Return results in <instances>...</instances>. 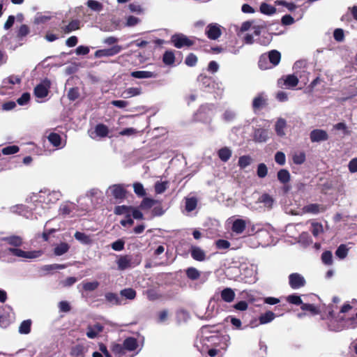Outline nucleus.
<instances>
[{
  "mask_svg": "<svg viewBox=\"0 0 357 357\" xmlns=\"http://www.w3.org/2000/svg\"><path fill=\"white\" fill-rule=\"evenodd\" d=\"M139 344L134 337H127L122 344H116L112 346V351L115 357H132L128 352L137 349Z\"/></svg>",
  "mask_w": 357,
  "mask_h": 357,
  "instance_id": "nucleus-1",
  "label": "nucleus"
},
{
  "mask_svg": "<svg viewBox=\"0 0 357 357\" xmlns=\"http://www.w3.org/2000/svg\"><path fill=\"white\" fill-rule=\"evenodd\" d=\"M61 197V194L59 192L56 191H52V192H47V191H41L38 195V199L37 198L38 196L34 195L33 197V202H38L39 204H42L41 207L45 208L43 204L47 206L50 204L55 203L57 200L59 199Z\"/></svg>",
  "mask_w": 357,
  "mask_h": 357,
  "instance_id": "nucleus-2",
  "label": "nucleus"
},
{
  "mask_svg": "<svg viewBox=\"0 0 357 357\" xmlns=\"http://www.w3.org/2000/svg\"><path fill=\"white\" fill-rule=\"evenodd\" d=\"M251 27L254 29V33L255 36H259L261 31L265 29L266 27V24L265 22L261 21H246L244 22L240 29L241 32L246 31L249 30Z\"/></svg>",
  "mask_w": 357,
  "mask_h": 357,
  "instance_id": "nucleus-3",
  "label": "nucleus"
},
{
  "mask_svg": "<svg viewBox=\"0 0 357 357\" xmlns=\"http://www.w3.org/2000/svg\"><path fill=\"white\" fill-rule=\"evenodd\" d=\"M8 252L15 257L24 259H35L42 255L43 252L40 250L34 251H24L17 248H10L8 249Z\"/></svg>",
  "mask_w": 357,
  "mask_h": 357,
  "instance_id": "nucleus-4",
  "label": "nucleus"
},
{
  "mask_svg": "<svg viewBox=\"0 0 357 357\" xmlns=\"http://www.w3.org/2000/svg\"><path fill=\"white\" fill-rule=\"evenodd\" d=\"M222 26L218 23H210L205 29V34L210 40H217L222 35Z\"/></svg>",
  "mask_w": 357,
  "mask_h": 357,
  "instance_id": "nucleus-5",
  "label": "nucleus"
},
{
  "mask_svg": "<svg viewBox=\"0 0 357 357\" xmlns=\"http://www.w3.org/2000/svg\"><path fill=\"white\" fill-rule=\"evenodd\" d=\"M289 284L293 289H298L305 286L306 280L300 273H293L289 277Z\"/></svg>",
  "mask_w": 357,
  "mask_h": 357,
  "instance_id": "nucleus-6",
  "label": "nucleus"
},
{
  "mask_svg": "<svg viewBox=\"0 0 357 357\" xmlns=\"http://www.w3.org/2000/svg\"><path fill=\"white\" fill-rule=\"evenodd\" d=\"M171 41L176 48L190 47L194 44L192 40L181 33L172 36Z\"/></svg>",
  "mask_w": 357,
  "mask_h": 357,
  "instance_id": "nucleus-7",
  "label": "nucleus"
},
{
  "mask_svg": "<svg viewBox=\"0 0 357 357\" xmlns=\"http://www.w3.org/2000/svg\"><path fill=\"white\" fill-rule=\"evenodd\" d=\"M126 190L123 185L114 184L110 185L106 193L114 197L116 199H123L126 197Z\"/></svg>",
  "mask_w": 357,
  "mask_h": 357,
  "instance_id": "nucleus-8",
  "label": "nucleus"
},
{
  "mask_svg": "<svg viewBox=\"0 0 357 357\" xmlns=\"http://www.w3.org/2000/svg\"><path fill=\"white\" fill-rule=\"evenodd\" d=\"M299 82L298 78L295 75H287L283 76L278 80V84L284 86L287 89H292L296 87Z\"/></svg>",
  "mask_w": 357,
  "mask_h": 357,
  "instance_id": "nucleus-9",
  "label": "nucleus"
},
{
  "mask_svg": "<svg viewBox=\"0 0 357 357\" xmlns=\"http://www.w3.org/2000/svg\"><path fill=\"white\" fill-rule=\"evenodd\" d=\"M310 139L312 142H320L328 139L327 132L321 129H314L310 133Z\"/></svg>",
  "mask_w": 357,
  "mask_h": 357,
  "instance_id": "nucleus-10",
  "label": "nucleus"
},
{
  "mask_svg": "<svg viewBox=\"0 0 357 357\" xmlns=\"http://www.w3.org/2000/svg\"><path fill=\"white\" fill-rule=\"evenodd\" d=\"M122 50V47L119 45H114L111 48L109 49H103V50H97L95 52V56L100 58V57H105V56H112L115 54H119Z\"/></svg>",
  "mask_w": 357,
  "mask_h": 357,
  "instance_id": "nucleus-11",
  "label": "nucleus"
},
{
  "mask_svg": "<svg viewBox=\"0 0 357 357\" xmlns=\"http://www.w3.org/2000/svg\"><path fill=\"white\" fill-rule=\"evenodd\" d=\"M278 181L284 184L283 190L284 192H287L291 187L286 184L290 181V174L288 170L285 169H280L277 174Z\"/></svg>",
  "mask_w": 357,
  "mask_h": 357,
  "instance_id": "nucleus-12",
  "label": "nucleus"
},
{
  "mask_svg": "<svg viewBox=\"0 0 357 357\" xmlns=\"http://www.w3.org/2000/svg\"><path fill=\"white\" fill-rule=\"evenodd\" d=\"M103 326L99 323L93 325H89L86 328V336L90 339L97 337L99 334L102 331Z\"/></svg>",
  "mask_w": 357,
  "mask_h": 357,
  "instance_id": "nucleus-13",
  "label": "nucleus"
},
{
  "mask_svg": "<svg viewBox=\"0 0 357 357\" xmlns=\"http://www.w3.org/2000/svg\"><path fill=\"white\" fill-rule=\"evenodd\" d=\"M118 269L120 271H124L127 268L133 266L132 263V257L130 255L120 256L116 260Z\"/></svg>",
  "mask_w": 357,
  "mask_h": 357,
  "instance_id": "nucleus-14",
  "label": "nucleus"
},
{
  "mask_svg": "<svg viewBox=\"0 0 357 357\" xmlns=\"http://www.w3.org/2000/svg\"><path fill=\"white\" fill-rule=\"evenodd\" d=\"M49 82H44L35 87L34 94L37 98H43L47 96Z\"/></svg>",
  "mask_w": 357,
  "mask_h": 357,
  "instance_id": "nucleus-15",
  "label": "nucleus"
},
{
  "mask_svg": "<svg viewBox=\"0 0 357 357\" xmlns=\"http://www.w3.org/2000/svg\"><path fill=\"white\" fill-rule=\"evenodd\" d=\"M108 128L105 125L100 123L95 127L94 132H91L90 136L93 139H95L96 137H105L108 135Z\"/></svg>",
  "mask_w": 357,
  "mask_h": 357,
  "instance_id": "nucleus-16",
  "label": "nucleus"
},
{
  "mask_svg": "<svg viewBox=\"0 0 357 357\" xmlns=\"http://www.w3.org/2000/svg\"><path fill=\"white\" fill-rule=\"evenodd\" d=\"M234 291L229 287L225 288L220 292V296L223 301L226 303H231L235 298Z\"/></svg>",
  "mask_w": 357,
  "mask_h": 357,
  "instance_id": "nucleus-17",
  "label": "nucleus"
},
{
  "mask_svg": "<svg viewBox=\"0 0 357 357\" xmlns=\"http://www.w3.org/2000/svg\"><path fill=\"white\" fill-rule=\"evenodd\" d=\"M326 210V207L324 205L318 204H310L304 207V211L306 213L317 214L320 212H324Z\"/></svg>",
  "mask_w": 357,
  "mask_h": 357,
  "instance_id": "nucleus-18",
  "label": "nucleus"
},
{
  "mask_svg": "<svg viewBox=\"0 0 357 357\" xmlns=\"http://www.w3.org/2000/svg\"><path fill=\"white\" fill-rule=\"evenodd\" d=\"M130 75L137 79H148L156 77V74L154 73L146 70L133 71Z\"/></svg>",
  "mask_w": 357,
  "mask_h": 357,
  "instance_id": "nucleus-19",
  "label": "nucleus"
},
{
  "mask_svg": "<svg viewBox=\"0 0 357 357\" xmlns=\"http://www.w3.org/2000/svg\"><path fill=\"white\" fill-rule=\"evenodd\" d=\"M141 93H142L141 88L130 87V88H128L124 91H123L121 96L124 98H129L139 96Z\"/></svg>",
  "mask_w": 357,
  "mask_h": 357,
  "instance_id": "nucleus-20",
  "label": "nucleus"
},
{
  "mask_svg": "<svg viewBox=\"0 0 357 357\" xmlns=\"http://www.w3.org/2000/svg\"><path fill=\"white\" fill-rule=\"evenodd\" d=\"M281 60V53L276 50H272L269 51V63L273 65V66H277Z\"/></svg>",
  "mask_w": 357,
  "mask_h": 357,
  "instance_id": "nucleus-21",
  "label": "nucleus"
},
{
  "mask_svg": "<svg viewBox=\"0 0 357 357\" xmlns=\"http://www.w3.org/2000/svg\"><path fill=\"white\" fill-rule=\"evenodd\" d=\"M86 351V347L82 344H77L71 349L70 354L75 357H84Z\"/></svg>",
  "mask_w": 357,
  "mask_h": 357,
  "instance_id": "nucleus-22",
  "label": "nucleus"
},
{
  "mask_svg": "<svg viewBox=\"0 0 357 357\" xmlns=\"http://www.w3.org/2000/svg\"><path fill=\"white\" fill-rule=\"evenodd\" d=\"M245 227L246 224L243 220L237 219L233 222L231 229L234 232L240 234L245 230Z\"/></svg>",
  "mask_w": 357,
  "mask_h": 357,
  "instance_id": "nucleus-23",
  "label": "nucleus"
},
{
  "mask_svg": "<svg viewBox=\"0 0 357 357\" xmlns=\"http://www.w3.org/2000/svg\"><path fill=\"white\" fill-rule=\"evenodd\" d=\"M287 126L286 121L284 119L280 118L275 125V130L278 136H284L285 135L284 129Z\"/></svg>",
  "mask_w": 357,
  "mask_h": 357,
  "instance_id": "nucleus-24",
  "label": "nucleus"
},
{
  "mask_svg": "<svg viewBox=\"0 0 357 357\" xmlns=\"http://www.w3.org/2000/svg\"><path fill=\"white\" fill-rule=\"evenodd\" d=\"M70 248V246L66 243H61L56 245L54 249V253L56 256H61L66 253Z\"/></svg>",
  "mask_w": 357,
  "mask_h": 357,
  "instance_id": "nucleus-25",
  "label": "nucleus"
},
{
  "mask_svg": "<svg viewBox=\"0 0 357 357\" xmlns=\"http://www.w3.org/2000/svg\"><path fill=\"white\" fill-rule=\"evenodd\" d=\"M191 255L192 258L197 261H204L205 259L204 252L198 247H194L191 250Z\"/></svg>",
  "mask_w": 357,
  "mask_h": 357,
  "instance_id": "nucleus-26",
  "label": "nucleus"
},
{
  "mask_svg": "<svg viewBox=\"0 0 357 357\" xmlns=\"http://www.w3.org/2000/svg\"><path fill=\"white\" fill-rule=\"evenodd\" d=\"M8 244L15 247H20L22 245V238L19 236H10L3 238Z\"/></svg>",
  "mask_w": 357,
  "mask_h": 357,
  "instance_id": "nucleus-27",
  "label": "nucleus"
},
{
  "mask_svg": "<svg viewBox=\"0 0 357 357\" xmlns=\"http://www.w3.org/2000/svg\"><path fill=\"white\" fill-rule=\"evenodd\" d=\"M21 79L15 75H10L3 80L4 87L10 88L12 85L20 83Z\"/></svg>",
  "mask_w": 357,
  "mask_h": 357,
  "instance_id": "nucleus-28",
  "label": "nucleus"
},
{
  "mask_svg": "<svg viewBox=\"0 0 357 357\" xmlns=\"http://www.w3.org/2000/svg\"><path fill=\"white\" fill-rule=\"evenodd\" d=\"M80 27V21L78 20H72L68 25L62 27L63 31L65 33H70L73 31L79 29Z\"/></svg>",
  "mask_w": 357,
  "mask_h": 357,
  "instance_id": "nucleus-29",
  "label": "nucleus"
},
{
  "mask_svg": "<svg viewBox=\"0 0 357 357\" xmlns=\"http://www.w3.org/2000/svg\"><path fill=\"white\" fill-rule=\"evenodd\" d=\"M74 236L76 240L83 244L89 245L92 242L91 237L82 232L76 231Z\"/></svg>",
  "mask_w": 357,
  "mask_h": 357,
  "instance_id": "nucleus-30",
  "label": "nucleus"
},
{
  "mask_svg": "<svg viewBox=\"0 0 357 357\" xmlns=\"http://www.w3.org/2000/svg\"><path fill=\"white\" fill-rule=\"evenodd\" d=\"M301 309L303 311L310 312L312 315L319 314L320 313V310L319 307H316L313 304L310 303H303L301 306Z\"/></svg>",
  "mask_w": 357,
  "mask_h": 357,
  "instance_id": "nucleus-31",
  "label": "nucleus"
},
{
  "mask_svg": "<svg viewBox=\"0 0 357 357\" xmlns=\"http://www.w3.org/2000/svg\"><path fill=\"white\" fill-rule=\"evenodd\" d=\"M197 205V198L192 197H186L185 198V210L188 212H191L194 211Z\"/></svg>",
  "mask_w": 357,
  "mask_h": 357,
  "instance_id": "nucleus-32",
  "label": "nucleus"
},
{
  "mask_svg": "<svg viewBox=\"0 0 357 357\" xmlns=\"http://www.w3.org/2000/svg\"><path fill=\"white\" fill-rule=\"evenodd\" d=\"M105 299L107 302L111 303L112 305H121V298L118 296L117 294L112 292H109L105 294Z\"/></svg>",
  "mask_w": 357,
  "mask_h": 357,
  "instance_id": "nucleus-33",
  "label": "nucleus"
},
{
  "mask_svg": "<svg viewBox=\"0 0 357 357\" xmlns=\"http://www.w3.org/2000/svg\"><path fill=\"white\" fill-rule=\"evenodd\" d=\"M169 187L168 181H157L155 183L154 188L156 194L163 193Z\"/></svg>",
  "mask_w": 357,
  "mask_h": 357,
  "instance_id": "nucleus-34",
  "label": "nucleus"
},
{
  "mask_svg": "<svg viewBox=\"0 0 357 357\" xmlns=\"http://www.w3.org/2000/svg\"><path fill=\"white\" fill-rule=\"evenodd\" d=\"M31 321L29 319L23 321L19 327L20 334H29L31 331Z\"/></svg>",
  "mask_w": 357,
  "mask_h": 357,
  "instance_id": "nucleus-35",
  "label": "nucleus"
},
{
  "mask_svg": "<svg viewBox=\"0 0 357 357\" xmlns=\"http://www.w3.org/2000/svg\"><path fill=\"white\" fill-rule=\"evenodd\" d=\"M231 155V151L227 148L224 147L219 150L218 156L223 162H227Z\"/></svg>",
  "mask_w": 357,
  "mask_h": 357,
  "instance_id": "nucleus-36",
  "label": "nucleus"
},
{
  "mask_svg": "<svg viewBox=\"0 0 357 357\" xmlns=\"http://www.w3.org/2000/svg\"><path fill=\"white\" fill-rule=\"evenodd\" d=\"M286 301L289 303L295 305H301V306L303 303L301 296L296 294L289 295L286 298Z\"/></svg>",
  "mask_w": 357,
  "mask_h": 357,
  "instance_id": "nucleus-37",
  "label": "nucleus"
},
{
  "mask_svg": "<svg viewBox=\"0 0 357 357\" xmlns=\"http://www.w3.org/2000/svg\"><path fill=\"white\" fill-rule=\"evenodd\" d=\"M86 6L92 10L96 12H100L103 8V5L96 0H88Z\"/></svg>",
  "mask_w": 357,
  "mask_h": 357,
  "instance_id": "nucleus-38",
  "label": "nucleus"
},
{
  "mask_svg": "<svg viewBox=\"0 0 357 357\" xmlns=\"http://www.w3.org/2000/svg\"><path fill=\"white\" fill-rule=\"evenodd\" d=\"M121 296L129 300H133L136 297V291L132 288H126L120 291Z\"/></svg>",
  "mask_w": 357,
  "mask_h": 357,
  "instance_id": "nucleus-39",
  "label": "nucleus"
},
{
  "mask_svg": "<svg viewBox=\"0 0 357 357\" xmlns=\"http://www.w3.org/2000/svg\"><path fill=\"white\" fill-rule=\"evenodd\" d=\"M130 210L131 206H116L114 208V213L116 215H126V216H128V215H130Z\"/></svg>",
  "mask_w": 357,
  "mask_h": 357,
  "instance_id": "nucleus-40",
  "label": "nucleus"
},
{
  "mask_svg": "<svg viewBox=\"0 0 357 357\" xmlns=\"http://www.w3.org/2000/svg\"><path fill=\"white\" fill-rule=\"evenodd\" d=\"M162 60H163V62L166 65L173 64L175 61V56H174V52L172 51L165 52V54H163Z\"/></svg>",
  "mask_w": 357,
  "mask_h": 357,
  "instance_id": "nucleus-41",
  "label": "nucleus"
},
{
  "mask_svg": "<svg viewBox=\"0 0 357 357\" xmlns=\"http://www.w3.org/2000/svg\"><path fill=\"white\" fill-rule=\"evenodd\" d=\"M49 142L55 147H59L61 144V137L56 133H50L48 136Z\"/></svg>",
  "mask_w": 357,
  "mask_h": 357,
  "instance_id": "nucleus-42",
  "label": "nucleus"
},
{
  "mask_svg": "<svg viewBox=\"0 0 357 357\" xmlns=\"http://www.w3.org/2000/svg\"><path fill=\"white\" fill-rule=\"evenodd\" d=\"M156 203V201L155 199H151V198H144V199L142 201L139 207L142 209H149L151 208Z\"/></svg>",
  "mask_w": 357,
  "mask_h": 357,
  "instance_id": "nucleus-43",
  "label": "nucleus"
},
{
  "mask_svg": "<svg viewBox=\"0 0 357 357\" xmlns=\"http://www.w3.org/2000/svg\"><path fill=\"white\" fill-rule=\"evenodd\" d=\"M133 189L135 193L139 197H144L146 195V190L141 183H133Z\"/></svg>",
  "mask_w": 357,
  "mask_h": 357,
  "instance_id": "nucleus-44",
  "label": "nucleus"
},
{
  "mask_svg": "<svg viewBox=\"0 0 357 357\" xmlns=\"http://www.w3.org/2000/svg\"><path fill=\"white\" fill-rule=\"evenodd\" d=\"M267 138V132L264 129H257L255 132V139L259 142H264Z\"/></svg>",
  "mask_w": 357,
  "mask_h": 357,
  "instance_id": "nucleus-45",
  "label": "nucleus"
},
{
  "mask_svg": "<svg viewBox=\"0 0 357 357\" xmlns=\"http://www.w3.org/2000/svg\"><path fill=\"white\" fill-rule=\"evenodd\" d=\"M348 253V248H347L346 245L341 244L336 250L335 255L340 258V259H344L347 257Z\"/></svg>",
  "mask_w": 357,
  "mask_h": 357,
  "instance_id": "nucleus-46",
  "label": "nucleus"
},
{
  "mask_svg": "<svg viewBox=\"0 0 357 357\" xmlns=\"http://www.w3.org/2000/svg\"><path fill=\"white\" fill-rule=\"evenodd\" d=\"M321 261L326 265H331L333 264V255L331 251H325L321 255Z\"/></svg>",
  "mask_w": 357,
  "mask_h": 357,
  "instance_id": "nucleus-47",
  "label": "nucleus"
},
{
  "mask_svg": "<svg viewBox=\"0 0 357 357\" xmlns=\"http://www.w3.org/2000/svg\"><path fill=\"white\" fill-rule=\"evenodd\" d=\"M252 158L248 155H243L239 158L238 166L243 169L250 165Z\"/></svg>",
  "mask_w": 357,
  "mask_h": 357,
  "instance_id": "nucleus-48",
  "label": "nucleus"
},
{
  "mask_svg": "<svg viewBox=\"0 0 357 357\" xmlns=\"http://www.w3.org/2000/svg\"><path fill=\"white\" fill-rule=\"evenodd\" d=\"M312 234L314 236H319L321 233L323 232V227L321 223L319 222H313L312 223Z\"/></svg>",
  "mask_w": 357,
  "mask_h": 357,
  "instance_id": "nucleus-49",
  "label": "nucleus"
},
{
  "mask_svg": "<svg viewBox=\"0 0 357 357\" xmlns=\"http://www.w3.org/2000/svg\"><path fill=\"white\" fill-rule=\"evenodd\" d=\"M98 286H99V282L97 281L86 282L83 283V289L85 291H94L95 289H96L98 287Z\"/></svg>",
  "mask_w": 357,
  "mask_h": 357,
  "instance_id": "nucleus-50",
  "label": "nucleus"
},
{
  "mask_svg": "<svg viewBox=\"0 0 357 357\" xmlns=\"http://www.w3.org/2000/svg\"><path fill=\"white\" fill-rule=\"evenodd\" d=\"M258 66L261 70H265L268 69V55H266V54H263L261 55L259 60Z\"/></svg>",
  "mask_w": 357,
  "mask_h": 357,
  "instance_id": "nucleus-51",
  "label": "nucleus"
},
{
  "mask_svg": "<svg viewBox=\"0 0 357 357\" xmlns=\"http://www.w3.org/2000/svg\"><path fill=\"white\" fill-rule=\"evenodd\" d=\"M268 323V312L264 313L259 317V323L257 320H253L250 322L251 327L257 326L259 324H265Z\"/></svg>",
  "mask_w": 357,
  "mask_h": 357,
  "instance_id": "nucleus-52",
  "label": "nucleus"
},
{
  "mask_svg": "<svg viewBox=\"0 0 357 357\" xmlns=\"http://www.w3.org/2000/svg\"><path fill=\"white\" fill-rule=\"evenodd\" d=\"M187 276L191 280H197L199 278L200 273L195 268H189L186 271Z\"/></svg>",
  "mask_w": 357,
  "mask_h": 357,
  "instance_id": "nucleus-53",
  "label": "nucleus"
},
{
  "mask_svg": "<svg viewBox=\"0 0 357 357\" xmlns=\"http://www.w3.org/2000/svg\"><path fill=\"white\" fill-rule=\"evenodd\" d=\"M333 128L337 130H342L344 135H350V131L348 130V128L345 123L340 122L333 126Z\"/></svg>",
  "mask_w": 357,
  "mask_h": 357,
  "instance_id": "nucleus-54",
  "label": "nucleus"
},
{
  "mask_svg": "<svg viewBox=\"0 0 357 357\" xmlns=\"http://www.w3.org/2000/svg\"><path fill=\"white\" fill-rule=\"evenodd\" d=\"M19 151V147L15 145L8 146L2 149V153L3 155H11L16 153Z\"/></svg>",
  "mask_w": 357,
  "mask_h": 357,
  "instance_id": "nucleus-55",
  "label": "nucleus"
},
{
  "mask_svg": "<svg viewBox=\"0 0 357 357\" xmlns=\"http://www.w3.org/2000/svg\"><path fill=\"white\" fill-rule=\"evenodd\" d=\"M293 162L296 165H301L305 161V154L301 152L293 155Z\"/></svg>",
  "mask_w": 357,
  "mask_h": 357,
  "instance_id": "nucleus-56",
  "label": "nucleus"
},
{
  "mask_svg": "<svg viewBox=\"0 0 357 357\" xmlns=\"http://www.w3.org/2000/svg\"><path fill=\"white\" fill-rule=\"evenodd\" d=\"M334 39L337 42H342L344 40V31L342 29H336L333 32Z\"/></svg>",
  "mask_w": 357,
  "mask_h": 357,
  "instance_id": "nucleus-57",
  "label": "nucleus"
},
{
  "mask_svg": "<svg viewBox=\"0 0 357 357\" xmlns=\"http://www.w3.org/2000/svg\"><path fill=\"white\" fill-rule=\"evenodd\" d=\"M140 21L141 20L139 18L132 16V15H130L126 17V25L127 26H134L137 25V24H139L140 22Z\"/></svg>",
  "mask_w": 357,
  "mask_h": 357,
  "instance_id": "nucleus-58",
  "label": "nucleus"
},
{
  "mask_svg": "<svg viewBox=\"0 0 357 357\" xmlns=\"http://www.w3.org/2000/svg\"><path fill=\"white\" fill-rule=\"evenodd\" d=\"M290 310L288 308L287 304H281L275 307V312H277L278 316H282L285 312H288Z\"/></svg>",
  "mask_w": 357,
  "mask_h": 357,
  "instance_id": "nucleus-59",
  "label": "nucleus"
},
{
  "mask_svg": "<svg viewBox=\"0 0 357 357\" xmlns=\"http://www.w3.org/2000/svg\"><path fill=\"white\" fill-rule=\"evenodd\" d=\"M197 62V57L194 54H190L187 56L185 63L188 66H194Z\"/></svg>",
  "mask_w": 357,
  "mask_h": 357,
  "instance_id": "nucleus-60",
  "label": "nucleus"
},
{
  "mask_svg": "<svg viewBox=\"0 0 357 357\" xmlns=\"http://www.w3.org/2000/svg\"><path fill=\"white\" fill-rule=\"evenodd\" d=\"M264 103H265V100L261 96H259L254 99L252 106L255 109H258L261 108V107Z\"/></svg>",
  "mask_w": 357,
  "mask_h": 357,
  "instance_id": "nucleus-61",
  "label": "nucleus"
},
{
  "mask_svg": "<svg viewBox=\"0 0 357 357\" xmlns=\"http://www.w3.org/2000/svg\"><path fill=\"white\" fill-rule=\"evenodd\" d=\"M236 116V113L230 109L226 110L223 114V119L229 122L234 119Z\"/></svg>",
  "mask_w": 357,
  "mask_h": 357,
  "instance_id": "nucleus-62",
  "label": "nucleus"
},
{
  "mask_svg": "<svg viewBox=\"0 0 357 357\" xmlns=\"http://www.w3.org/2000/svg\"><path fill=\"white\" fill-rule=\"evenodd\" d=\"M146 295L148 299L150 301H155L160 297L159 294L153 289H148L146 291Z\"/></svg>",
  "mask_w": 357,
  "mask_h": 357,
  "instance_id": "nucleus-63",
  "label": "nucleus"
},
{
  "mask_svg": "<svg viewBox=\"0 0 357 357\" xmlns=\"http://www.w3.org/2000/svg\"><path fill=\"white\" fill-rule=\"evenodd\" d=\"M348 167L351 173L357 172V158H353L349 161Z\"/></svg>",
  "mask_w": 357,
  "mask_h": 357,
  "instance_id": "nucleus-64",
  "label": "nucleus"
}]
</instances>
